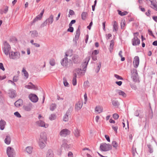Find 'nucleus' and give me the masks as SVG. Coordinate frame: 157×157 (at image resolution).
<instances>
[{"mask_svg":"<svg viewBox=\"0 0 157 157\" xmlns=\"http://www.w3.org/2000/svg\"><path fill=\"white\" fill-rule=\"evenodd\" d=\"M47 140V134L45 132H42L40 133L39 138V144L41 148H44L46 144Z\"/></svg>","mask_w":157,"mask_h":157,"instance_id":"obj_1","label":"nucleus"},{"mask_svg":"<svg viewBox=\"0 0 157 157\" xmlns=\"http://www.w3.org/2000/svg\"><path fill=\"white\" fill-rule=\"evenodd\" d=\"M90 59V56L86 57L85 59V61L84 63V65L85 66L83 68L84 71H82L81 69H75L74 71V76L76 75V77H77L78 75H83L85 73V71L86 70V66L88 64V62Z\"/></svg>","mask_w":157,"mask_h":157,"instance_id":"obj_2","label":"nucleus"},{"mask_svg":"<svg viewBox=\"0 0 157 157\" xmlns=\"http://www.w3.org/2000/svg\"><path fill=\"white\" fill-rule=\"evenodd\" d=\"M9 57L11 59H17L20 57V53L18 52H12L9 53Z\"/></svg>","mask_w":157,"mask_h":157,"instance_id":"obj_3","label":"nucleus"},{"mask_svg":"<svg viewBox=\"0 0 157 157\" xmlns=\"http://www.w3.org/2000/svg\"><path fill=\"white\" fill-rule=\"evenodd\" d=\"M112 148L111 146L109 144L103 143L101 144L100 146V149L104 151H106L110 150Z\"/></svg>","mask_w":157,"mask_h":157,"instance_id":"obj_4","label":"nucleus"},{"mask_svg":"<svg viewBox=\"0 0 157 157\" xmlns=\"http://www.w3.org/2000/svg\"><path fill=\"white\" fill-rule=\"evenodd\" d=\"M10 49L11 48L10 45L6 42H5L4 43V47L3 49L5 54L6 56L8 55L10 53Z\"/></svg>","mask_w":157,"mask_h":157,"instance_id":"obj_5","label":"nucleus"},{"mask_svg":"<svg viewBox=\"0 0 157 157\" xmlns=\"http://www.w3.org/2000/svg\"><path fill=\"white\" fill-rule=\"evenodd\" d=\"M6 153L9 157H14L15 153L13 148L8 147L7 148Z\"/></svg>","mask_w":157,"mask_h":157,"instance_id":"obj_6","label":"nucleus"},{"mask_svg":"<svg viewBox=\"0 0 157 157\" xmlns=\"http://www.w3.org/2000/svg\"><path fill=\"white\" fill-rule=\"evenodd\" d=\"M70 131L68 129L65 128L62 129L59 132L60 135L62 137H66L67 135L70 134Z\"/></svg>","mask_w":157,"mask_h":157,"instance_id":"obj_7","label":"nucleus"},{"mask_svg":"<svg viewBox=\"0 0 157 157\" xmlns=\"http://www.w3.org/2000/svg\"><path fill=\"white\" fill-rule=\"evenodd\" d=\"M29 98L33 102H36L38 100V98L37 96L35 94H31L29 95Z\"/></svg>","mask_w":157,"mask_h":157,"instance_id":"obj_8","label":"nucleus"},{"mask_svg":"<svg viewBox=\"0 0 157 157\" xmlns=\"http://www.w3.org/2000/svg\"><path fill=\"white\" fill-rule=\"evenodd\" d=\"M140 59L138 56H136L134 58L133 63L134 67L137 68L138 67L139 64Z\"/></svg>","mask_w":157,"mask_h":157,"instance_id":"obj_9","label":"nucleus"},{"mask_svg":"<svg viewBox=\"0 0 157 157\" xmlns=\"http://www.w3.org/2000/svg\"><path fill=\"white\" fill-rule=\"evenodd\" d=\"M44 12V10H43L40 14L38 15L33 20V22H35L40 20L41 19L42 17L43 14Z\"/></svg>","mask_w":157,"mask_h":157,"instance_id":"obj_10","label":"nucleus"},{"mask_svg":"<svg viewBox=\"0 0 157 157\" xmlns=\"http://www.w3.org/2000/svg\"><path fill=\"white\" fill-rule=\"evenodd\" d=\"M83 101L82 100L78 101L75 105V109L77 110H80L82 107Z\"/></svg>","mask_w":157,"mask_h":157,"instance_id":"obj_11","label":"nucleus"},{"mask_svg":"<svg viewBox=\"0 0 157 157\" xmlns=\"http://www.w3.org/2000/svg\"><path fill=\"white\" fill-rule=\"evenodd\" d=\"M69 63L68 61V59L67 58H64L61 62L62 65L63 67H67Z\"/></svg>","mask_w":157,"mask_h":157,"instance_id":"obj_12","label":"nucleus"},{"mask_svg":"<svg viewBox=\"0 0 157 157\" xmlns=\"http://www.w3.org/2000/svg\"><path fill=\"white\" fill-rule=\"evenodd\" d=\"M32 108V105L31 103H29L27 105L23 106L24 109L26 111H30Z\"/></svg>","mask_w":157,"mask_h":157,"instance_id":"obj_13","label":"nucleus"},{"mask_svg":"<svg viewBox=\"0 0 157 157\" xmlns=\"http://www.w3.org/2000/svg\"><path fill=\"white\" fill-rule=\"evenodd\" d=\"M103 108L99 106H97L95 109V112L97 114L100 113L102 112Z\"/></svg>","mask_w":157,"mask_h":157,"instance_id":"obj_14","label":"nucleus"},{"mask_svg":"<svg viewBox=\"0 0 157 157\" xmlns=\"http://www.w3.org/2000/svg\"><path fill=\"white\" fill-rule=\"evenodd\" d=\"M135 71V73H132V79L134 82H136L138 78V74L137 71V70L136 69L134 70Z\"/></svg>","mask_w":157,"mask_h":157,"instance_id":"obj_15","label":"nucleus"},{"mask_svg":"<svg viewBox=\"0 0 157 157\" xmlns=\"http://www.w3.org/2000/svg\"><path fill=\"white\" fill-rule=\"evenodd\" d=\"M132 42L133 45H136L140 44V40L137 37H135L133 39Z\"/></svg>","mask_w":157,"mask_h":157,"instance_id":"obj_16","label":"nucleus"},{"mask_svg":"<svg viewBox=\"0 0 157 157\" xmlns=\"http://www.w3.org/2000/svg\"><path fill=\"white\" fill-rule=\"evenodd\" d=\"M23 104V101L21 99H19L14 103L15 106L17 107H19L22 105Z\"/></svg>","mask_w":157,"mask_h":157,"instance_id":"obj_17","label":"nucleus"},{"mask_svg":"<svg viewBox=\"0 0 157 157\" xmlns=\"http://www.w3.org/2000/svg\"><path fill=\"white\" fill-rule=\"evenodd\" d=\"M117 92L120 96H121L125 98L127 96L126 94L123 91L118 90H117Z\"/></svg>","mask_w":157,"mask_h":157,"instance_id":"obj_18","label":"nucleus"},{"mask_svg":"<svg viewBox=\"0 0 157 157\" xmlns=\"http://www.w3.org/2000/svg\"><path fill=\"white\" fill-rule=\"evenodd\" d=\"M37 123L39 126L41 127H44L45 128H47L48 126V124H45L44 121H38Z\"/></svg>","mask_w":157,"mask_h":157,"instance_id":"obj_19","label":"nucleus"},{"mask_svg":"<svg viewBox=\"0 0 157 157\" xmlns=\"http://www.w3.org/2000/svg\"><path fill=\"white\" fill-rule=\"evenodd\" d=\"M113 26V31H117L118 29V25L117 22L115 21H113L112 22Z\"/></svg>","mask_w":157,"mask_h":157,"instance_id":"obj_20","label":"nucleus"},{"mask_svg":"<svg viewBox=\"0 0 157 157\" xmlns=\"http://www.w3.org/2000/svg\"><path fill=\"white\" fill-rule=\"evenodd\" d=\"M53 15L52 14L51 15L49 18H48L46 21L47 23H48V24H52L53 21Z\"/></svg>","mask_w":157,"mask_h":157,"instance_id":"obj_21","label":"nucleus"},{"mask_svg":"<svg viewBox=\"0 0 157 157\" xmlns=\"http://www.w3.org/2000/svg\"><path fill=\"white\" fill-rule=\"evenodd\" d=\"M25 88H26L28 89H36V86L31 82H29V83L28 85H26L25 86Z\"/></svg>","mask_w":157,"mask_h":157,"instance_id":"obj_22","label":"nucleus"},{"mask_svg":"<svg viewBox=\"0 0 157 157\" xmlns=\"http://www.w3.org/2000/svg\"><path fill=\"white\" fill-rule=\"evenodd\" d=\"M54 154L52 150L49 149L47 153L46 157H53Z\"/></svg>","mask_w":157,"mask_h":157,"instance_id":"obj_23","label":"nucleus"},{"mask_svg":"<svg viewBox=\"0 0 157 157\" xmlns=\"http://www.w3.org/2000/svg\"><path fill=\"white\" fill-rule=\"evenodd\" d=\"M22 73L25 79L28 78L29 77V74L24 68H23L22 71Z\"/></svg>","mask_w":157,"mask_h":157,"instance_id":"obj_24","label":"nucleus"},{"mask_svg":"<svg viewBox=\"0 0 157 157\" xmlns=\"http://www.w3.org/2000/svg\"><path fill=\"white\" fill-rule=\"evenodd\" d=\"M6 124V122L4 120L0 121V128L1 130H3L4 129L5 126Z\"/></svg>","mask_w":157,"mask_h":157,"instance_id":"obj_25","label":"nucleus"},{"mask_svg":"<svg viewBox=\"0 0 157 157\" xmlns=\"http://www.w3.org/2000/svg\"><path fill=\"white\" fill-rule=\"evenodd\" d=\"M112 103L113 105L116 107L118 106L119 105L118 101L115 98L112 99Z\"/></svg>","mask_w":157,"mask_h":157,"instance_id":"obj_26","label":"nucleus"},{"mask_svg":"<svg viewBox=\"0 0 157 157\" xmlns=\"http://www.w3.org/2000/svg\"><path fill=\"white\" fill-rule=\"evenodd\" d=\"M9 96L11 98H13L16 96V92L15 90L10 91L9 93Z\"/></svg>","mask_w":157,"mask_h":157,"instance_id":"obj_27","label":"nucleus"},{"mask_svg":"<svg viewBox=\"0 0 157 157\" xmlns=\"http://www.w3.org/2000/svg\"><path fill=\"white\" fill-rule=\"evenodd\" d=\"M11 142V139L10 137L9 136H7L5 140V142L7 144H9Z\"/></svg>","mask_w":157,"mask_h":157,"instance_id":"obj_28","label":"nucleus"},{"mask_svg":"<svg viewBox=\"0 0 157 157\" xmlns=\"http://www.w3.org/2000/svg\"><path fill=\"white\" fill-rule=\"evenodd\" d=\"M74 133L75 136L77 137H78L80 136L79 131L77 129H76L74 130Z\"/></svg>","mask_w":157,"mask_h":157,"instance_id":"obj_29","label":"nucleus"},{"mask_svg":"<svg viewBox=\"0 0 157 157\" xmlns=\"http://www.w3.org/2000/svg\"><path fill=\"white\" fill-rule=\"evenodd\" d=\"M69 117L68 114L67 113L65 114L63 118V121H67L69 120Z\"/></svg>","mask_w":157,"mask_h":157,"instance_id":"obj_30","label":"nucleus"},{"mask_svg":"<svg viewBox=\"0 0 157 157\" xmlns=\"http://www.w3.org/2000/svg\"><path fill=\"white\" fill-rule=\"evenodd\" d=\"M33 148L31 147H28L26 148V151L28 153L31 154L32 153Z\"/></svg>","mask_w":157,"mask_h":157,"instance_id":"obj_31","label":"nucleus"},{"mask_svg":"<svg viewBox=\"0 0 157 157\" xmlns=\"http://www.w3.org/2000/svg\"><path fill=\"white\" fill-rule=\"evenodd\" d=\"M114 41L113 40H112L110 41L109 50L110 52L112 51L113 47Z\"/></svg>","mask_w":157,"mask_h":157,"instance_id":"obj_32","label":"nucleus"},{"mask_svg":"<svg viewBox=\"0 0 157 157\" xmlns=\"http://www.w3.org/2000/svg\"><path fill=\"white\" fill-rule=\"evenodd\" d=\"M31 36L33 37H35L38 36V33L36 31H34L32 32Z\"/></svg>","mask_w":157,"mask_h":157,"instance_id":"obj_33","label":"nucleus"},{"mask_svg":"<svg viewBox=\"0 0 157 157\" xmlns=\"http://www.w3.org/2000/svg\"><path fill=\"white\" fill-rule=\"evenodd\" d=\"M87 15V13L86 12H83L82 14V18L84 20L86 19V18Z\"/></svg>","mask_w":157,"mask_h":157,"instance_id":"obj_34","label":"nucleus"},{"mask_svg":"<svg viewBox=\"0 0 157 157\" xmlns=\"http://www.w3.org/2000/svg\"><path fill=\"white\" fill-rule=\"evenodd\" d=\"M112 145L116 149H117L118 147V143L115 141H113L112 142Z\"/></svg>","mask_w":157,"mask_h":157,"instance_id":"obj_35","label":"nucleus"},{"mask_svg":"<svg viewBox=\"0 0 157 157\" xmlns=\"http://www.w3.org/2000/svg\"><path fill=\"white\" fill-rule=\"evenodd\" d=\"M76 75H75V76H74V77L73 78V80H72V84L74 86H75L77 84V80L76 79Z\"/></svg>","mask_w":157,"mask_h":157,"instance_id":"obj_36","label":"nucleus"},{"mask_svg":"<svg viewBox=\"0 0 157 157\" xmlns=\"http://www.w3.org/2000/svg\"><path fill=\"white\" fill-rule=\"evenodd\" d=\"M63 83L65 86H69V84L67 82L66 78H64L63 79Z\"/></svg>","mask_w":157,"mask_h":157,"instance_id":"obj_37","label":"nucleus"},{"mask_svg":"<svg viewBox=\"0 0 157 157\" xmlns=\"http://www.w3.org/2000/svg\"><path fill=\"white\" fill-rule=\"evenodd\" d=\"M118 14L122 16L128 14V12L126 11H124L122 12L121 11L118 10Z\"/></svg>","mask_w":157,"mask_h":157,"instance_id":"obj_38","label":"nucleus"},{"mask_svg":"<svg viewBox=\"0 0 157 157\" xmlns=\"http://www.w3.org/2000/svg\"><path fill=\"white\" fill-rule=\"evenodd\" d=\"M50 64L52 66H54L56 64L55 60L53 59H51L49 62Z\"/></svg>","mask_w":157,"mask_h":157,"instance_id":"obj_39","label":"nucleus"},{"mask_svg":"<svg viewBox=\"0 0 157 157\" xmlns=\"http://www.w3.org/2000/svg\"><path fill=\"white\" fill-rule=\"evenodd\" d=\"M80 35V31L79 29H78L77 30L75 36V38L76 39H78Z\"/></svg>","mask_w":157,"mask_h":157,"instance_id":"obj_40","label":"nucleus"},{"mask_svg":"<svg viewBox=\"0 0 157 157\" xmlns=\"http://www.w3.org/2000/svg\"><path fill=\"white\" fill-rule=\"evenodd\" d=\"M56 108V105L55 104H52L50 106V109L52 111H53Z\"/></svg>","mask_w":157,"mask_h":157,"instance_id":"obj_41","label":"nucleus"},{"mask_svg":"<svg viewBox=\"0 0 157 157\" xmlns=\"http://www.w3.org/2000/svg\"><path fill=\"white\" fill-rule=\"evenodd\" d=\"M151 4L153 6L152 7L155 10L157 11V4L152 2Z\"/></svg>","mask_w":157,"mask_h":157,"instance_id":"obj_42","label":"nucleus"},{"mask_svg":"<svg viewBox=\"0 0 157 157\" xmlns=\"http://www.w3.org/2000/svg\"><path fill=\"white\" fill-rule=\"evenodd\" d=\"M125 21L124 20H123L121 21V28L122 29L124 28L125 26Z\"/></svg>","mask_w":157,"mask_h":157,"instance_id":"obj_43","label":"nucleus"},{"mask_svg":"<svg viewBox=\"0 0 157 157\" xmlns=\"http://www.w3.org/2000/svg\"><path fill=\"white\" fill-rule=\"evenodd\" d=\"M122 52L121 51H120L119 53V55L121 57V60L122 61H124L125 60V58L124 57H122Z\"/></svg>","mask_w":157,"mask_h":157,"instance_id":"obj_44","label":"nucleus"},{"mask_svg":"<svg viewBox=\"0 0 157 157\" xmlns=\"http://www.w3.org/2000/svg\"><path fill=\"white\" fill-rule=\"evenodd\" d=\"M56 117L55 115L52 114L50 116L49 119L51 120H53L55 119Z\"/></svg>","mask_w":157,"mask_h":157,"instance_id":"obj_45","label":"nucleus"},{"mask_svg":"<svg viewBox=\"0 0 157 157\" xmlns=\"http://www.w3.org/2000/svg\"><path fill=\"white\" fill-rule=\"evenodd\" d=\"M8 11V7H6L4 10V11L3 12L1 10L0 11V13L1 14H3V13H6Z\"/></svg>","mask_w":157,"mask_h":157,"instance_id":"obj_46","label":"nucleus"},{"mask_svg":"<svg viewBox=\"0 0 157 157\" xmlns=\"http://www.w3.org/2000/svg\"><path fill=\"white\" fill-rule=\"evenodd\" d=\"M114 77L117 78L118 79H121V80H123V78H122V77L119 75H117V74H115L114 75Z\"/></svg>","mask_w":157,"mask_h":157,"instance_id":"obj_47","label":"nucleus"},{"mask_svg":"<svg viewBox=\"0 0 157 157\" xmlns=\"http://www.w3.org/2000/svg\"><path fill=\"white\" fill-rule=\"evenodd\" d=\"M78 56H74L72 58V59L74 61H75L78 59Z\"/></svg>","mask_w":157,"mask_h":157,"instance_id":"obj_48","label":"nucleus"},{"mask_svg":"<svg viewBox=\"0 0 157 157\" xmlns=\"http://www.w3.org/2000/svg\"><path fill=\"white\" fill-rule=\"evenodd\" d=\"M132 153L133 155V156H135L136 155V154L137 153L136 151V148H132Z\"/></svg>","mask_w":157,"mask_h":157,"instance_id":"obj_49","label":"nucleus"},{"mask_svg":"<svg viewBox=\"0 0 157 157\" xmlns=\"http://www.w3.org/2000/svg\"><path fill=\"white\" fill-rule=\"evenodd\" d=\"M74 28L71 26H69V28L67 29V31L71 32H73Z\"/></svg>","mask_w":157,"mask_h":157,"instance_id":"obj_50","label":"nucleus"},{"mask_svg":"<svg viewBox=\"0 0 157 157\" xmlns=\"http://www.w3.org/2000/svg\"><path fill=\"white\" fill-rule=\"evenodd\" d=\"M119 116L117 113H115L113 115V117L115 119H117L118 118Z\"/></svg>","mask_w":157,"mask_h":157,"instance_id":"obj_51","label":"nucleus"},{"mask_svg":"<svg viewBox=\"0 0 157 157\" xmlns=\"http://www.w3.org/2000/svg\"><path fill=\"white\" fill-rule=\"evenodd\" d=\"M14 115L18 117H21V116L20 113L17 112H16L14 113Z\"/></svg>","mask_w":157,"mask_h":157,"instance_id":"obj_52","label":"nucleus"},{"mask_svg":"<svg viewBox=\"0 0 157 157\" xmlns=\"http://www.w3.org/2000/svg\"><path fill=\"white\" fill-rule=\"evenodd\" d=\"M99 53V51L97 50H94L92 52V55H96L97 54H98Z\"/></svg>","mask_w":157,"mask_h":157,"instance_id":"obj_53","label":"nucleus"},{"mask_svg":"<svg viewBox=\"0 0 157 157\" xmlns=\"http://www.w3.org/2000/svg\"><path fill=\"white\" fill-rule=\"evenodd\" d=\"M0 68L3 71L5 70V68L4 67L3 64L2 63H0Z\"/></svg>","mask_w":157,"mask_h":157,"instance_id":"obj_54","label":"nucleus"},{"mask_svg":"<svg viewBox=\"0 0 157 157\" xmlns=\"http://www.w3.org/2000/svg\"><path fill=\"white\" fill-rule=\"evenodd\" d=\"M84 99H85V102L84 103L85 104L87 100V94L86 93H85L84 95Z\"/></svg>","mask_w":157,"mask_h":157,"instance_id":"obj_55","label":"nucleus"},{"mask_svg":"<svg viewBox=\"0 0 157 157\" xmlns=\"http://www.w3.org/2000/svg\"><path fill=\"white\" fill-rule=\"evenodd\" d=\"M100 119V117L99 116H97L95 118V120L96 123H98Z\"/></svg>","mask_w":157,"mask_h":157,"instance_id":"obj_56","label":"nucleus"},{"mask_svg":"<svg viewBox=\"0 0 157 157\" xmlns=\"http://www.w3.org/2000/svg\"><path fill=\"white\" fill-rule=\"evenodd\" d=\"M75 20H72L69 24V26H72V25L75 23Z\"/></svg>","mask_w":157,"mask_h":157,"instance_id":"obj_57","label":"nucleus"},{"mask_svg":"<svg viewBox=\"0 0 157 157\" xmlns=\"http://www.w3.org/2000/svg\"><path fill=\"white\" fill-rule=\"evenodd\" d=\"M148 33L149 35H151L154 37V35L153 34L151 30L149 29L148 30Z\"/></svg>","mask_w":157,"mask_h":157,"instance_id":"obj_58","label":"nucleus"},{"mask_svg":"<svg viewBox=\"0 0 157 157\" xmlns=\"http://www.w3.org/2000/svg\"><path fill=\"white\" fill-rule=\"evenodd\" d=\"M92 59L94 61H95L97 59V57L96 55H92Z\"/></svg>","mask_w":157,"mask_h":157,"instance_id":"obj_59","label":"nucleus"},{"mask_svg":"<svg viewBox=\"0 0 157 157\" xmlns=\"http://www.w3.org/2000/svg\"><path fill=\"white\" fill-rule=\"evenodd\" d=\"M112 128L116 132H117V130L118 129L117 127V126L114 127V126H112Z\"/></svg>","mask_w":157,"mask_h":157,"instance_id":"obj_60","label":"nucleus"},{"mask_svg":"<svg viewBox=\"0 0 157 157\" xmlns=\"http://www.w3.org/2000/svg\"><path fill=\"white\" fill-rule=\"evenodd\" d=\"M116 83L119 86H121L122 84V82L121 81L118 82H116Z\"/></svg>","mask_w":157,"mask_h":157,"instance_id":"obj_61","label":"nucleus"},{"mask_svg":"<svg viewBox=\"0 0 157 157\" xmlns=\"http://www.w3.org/2000/svg\"><path fill=\"white\" fill-rule=\"evenodd\" d=\"M105 137L106 138V140L109 142L110 141V138H109V136L107 135H105Z\"/></svg>","mask_w":157,"mask_h":157,"instance_id":"obj_62","label":"nucleus"},{"mask_svg":"<svg viewBox=\"0 0 157 157\" xmlns=\"http://www.w3.org/2000/svg\"><path fill=\"white\" fill-rule=\"evenodd\" d=\"M18 78L17 76H14L13 78V81L14 82H16L18 80Z\"/></svg>","mask_w":157,"mask_h":157,"instance_id":"obj_63","label":"nucleus"},{"mask_svg":"<svg viewBox=\"0 0 157 157\" xmlns=\"http://www.w3.org/2000/svg\"><path fill=\"white\" fill-rule=\"evenodd\" d=\"M68 157H73V154L71 152H69L68 153Z\"/></svg>","mask_w":157,"mask_h":157,"instance_id":"obj_64","label":"nucleus"}]
</instances>
